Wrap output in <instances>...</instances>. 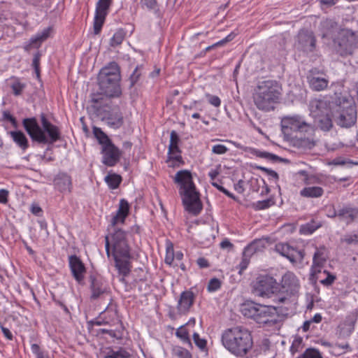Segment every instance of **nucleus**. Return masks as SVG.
<instances>
[{
  "label": "nucleus",
  "mask_w": 358,
  "mask_h": 358,
  "mask_svg": "<svg viewBox=\"0 0 358 358\" xmlns=\"http://www.w3.org/2000/svg\"><path fill=\"white\" fill-rule=\"evenodd\" d=\"M176 183L180 185L179 193L185 209L189 213L197 215L202 210V203L199 198V193L192 180L190 171L187 170L179 171L174 178Z\"/></svg>",
  "instance_id": "f257e3e1"
},
{
  "label": "nucleus",
  "mask_w": 358,
  "mask_h": 358,
  "mask_svg": "<svg viewBox=\"0 0 358 358\" xmlns=\"http://www.w3.org/2000/svg\"><path fill=\"white\" fill-rule=\"evenodd\" d=\"M281 92V85L276 80L259 82L254 89L253 102L260 110L268 112L274 110L275 104L280 99Z\"/></svg>",
  "instance_id": "f03ea898"
},
{
  "label": "nucleus",
  "mask_w": 358,
  "mask_h": 358,
  "mask_svg": "<svg viewBox=\"0 0 358 358\" xmlns=\"http://www.w3.org/2000/svg\"><path fill=\"white\" fill-rule=\"evenodd\" d=\"M121 75L118 64L115 62H110L103 67L98 75V84L100 93L105 99L118 98L122 94L120 87Z\"/></svg>",
  "instance_id": "7ed1b4c3"
},
{
  "label": "nucleus",
  "mask_w": 358,
  "mask_h": 358,
  "mask_svg": "<svg viewBox=\"0 0 358 358\" xmlns=\"http://www.w3.org/2000/svg\"><path fill=\"white\" fill-rule=\"evenodd\" d=\"M222 343L229 352L240 357L245 355L253 344L250 332L240 326L225 330L222 335Z\"/></svg>",
  "instance_id": "20e7f679"
},
{
  "label": "nucleus",
  "mask_w": 358,
  "mask_h": 358,
  "mask_svg": "<svg viewBox=\"0 0 358 358\" xmlns=\"http://www.w3.org/2000/svg\"><path fill=\"white\" fill-rule=\"evenodd\" d=\"M43 130L38 125L35 117L23 120V126L31 138L39 143H53L60 138L59 128L50 123L44 114L41 115Z\"/></svg>",
  "instance_id": "39448f33"
},
{
  "label": "nucleus",
  "mask_w": 358,
  "mask_h": 358,
  "mask_svg": "<svg viewBox=\"0 0 358 358\" xmlns=\"http://www.w3.org/2000/svg\"><path fill=\"white\" fill-rule=\"evenodd\" d=\"M111 243L113 256L115 267L123 276L130 272V248L126 239V233L122 229H117L112 235Z\"/></svg>",
  "instance_id": "423d86ee"
},
{
  "label": "nucleus",
  "mask_w": 358,
  "mask_h": 358,
  "mask_svg": "<svg viewBox=\"0 0 358 358\" xmlns=\"http://www.w3.org/2000/svg\"><path fill=\"white\" fill-rule=\"evenodd\" d=\"M91 101L98 115L110 128L117 129L124 124V117L119 107L111 108L110 100L101 94H92Z\"/></svg>",
  "instance_id": "0eeeda50"
},
{
  "label": "nucleus",
  "mask_w": 358,
  "mask_h": 358,
  "mask_svg": "<svg viewBox=\"0 0 358 358\" xmlns=\"http://www.w3.org/2000/svg\"><path fill=\"white\" fill-rule=\"evenodd\" d=\"M241 311L244 316L252 318L259 324L273 327L278 322L277 310L273 306H264L252 301L246 302L241 306Z\"/></svg>",
  "instance_id": "6e6552de"
},
{
  "label": "nucleus",
  "mask_w": 358,
  "mask_h": 358,
  "mask_svg": "<svg viewBox=\"0 0 358 358\" xmlns=\"http://www.w3.org/2000/svg\"><path fill=\"white\" fill-rule=\"evenodd\" d=\"M333 117L338 125L341 127H350L357 120V110L352 101L345 97H339L333 108Z\"/></svg>",
  "instance_id": "1a4fd4ad"
},
{
  "label": "nucleus",
  "mask_w": 358,
  "mask_h": 358,
  "mask_svg": "<svg viewBox=\"0 0 358 358\" xmlns=\"http://www.w3.org/2000/svg\"><path fill=\"white\" fill-rule=\"evenodd\" d=\"M337 52L342 57L352 55L357 47L358 39L355 33L348 29H341L336 38L334 39Z\"/></svg>",
  "instance_id": "9d476101"
},
{
  "label": "nucleus",
  "mask_w": 358,
  "mask_h": 358,
  "mask_svg": "<svg viewBox=\"0 0 358 358\" xmlns=\"http://www.w3.org/2000/svg\"><path fill=\"white\" fill-rule=\"evenodd\" d=\"M254 293L262 297H271L278 293L279 284L271 276L261 275L257 278L253 286Z\"/></svg>",
  "instance_id": "9b49d317"
},
{
  "label": "nucleus",
  "mask_w": 358,
  "mask_h": 358,
  "mask_svg": "<svg viewBox=\"0 0 358 358\" xmlns=\"http://www.w3.org/2000/svg\"><path fill=\"white\" fill-rule=\"evenodd\" d=\"M299 289V280L296 275L291 272L286 273L282 278L281 284L279 285L278 293L280 296H278L277 300L280 303H284L288 299L287 296L296 294Z\"/></svg>",
  "instance_id": "f8f14e48"
},
{
  "label": "nucleus",
  "mask_w": 358,
  "mask_h": 358,
  "mask_svg": "<svg viewBox=\"0 0 358 358\" xmlns=\"http://www.w3.org/2000/svg\"><path fill=\"white\" fill-rule=\"evenodd\" d=\"M111 3L112 0H99L96 3L94 20V34L96 35L100 33Z\"/></svg>",
  "instance_id": "ddd939ff"
},
{
  "label": "nucleus",
  "mask_w": 358,
  "mask_h": 358,
  "mask_svg": "<svg viewBox=\"0 0 358 358\" xmlns=\"http://www.w3.org/2000/svg\"><path fill=\"white\" fill-rule=\"evenodd\" d=\"M275 250L287 258L292 263L301 262L304 257V252L298 250L287 243H280L275 245Z\"/></svg>",
  "instance_id": "4468645a"
},
{
  "label": "nucleus",
  "mask_w": 358,
  "mask_h": 358,
  "mask_svg": "<svg viewBox=\"0 0 358 358\" xmlns=\"http://www.w3.org/2000/svg\"><path fill=\"white\" fill-rule=\"evenodd\" d=\"M102 162L108 166H115L120 160L122 152L113 143L105 145L101 149Z\"/></svg>",
  "instance_id": "2eb2a0df"
},
{
  "label": "nucleus",
  "mask_w": 358,
  "mask_h": 358,
  "mask_svg": "<svg viewBox=\"0 0 358 358\" xmlns=\"http://www.w3.org/2000/svg\"><path fill=\"white\" fill-rule=\"evenodd\" d=\"M282 127L294 131L307 132L311 129V125L303 120L299 116L287 117L282 120Z\"/></svg>",
  "instance_id": "dca6fc26"
},
{
  "label": "nucleus",
  "mask_w": 358,
  "mask_h": 358,
  "mask_svg": "<svg viewBox=\"0 0 358 358\" xmlns=\"http://www.w3.org/2000/svg\"><path fill=\"white\" fill-rule=\"evenodd\" d=\"M320 72L316 69L311 70L307 79L310 87L316 92L324 90L329 85V80L327 78L320 76ZM322 74V73H321Z\"/></svg>",
  "instance_id": "f3484780"
},
{
  "label": "nucleus",
  "mask_w": 358,
  "mask_h": 358,
  "mask_svg": "<svg viewBox=\"0 0 358 358\" xmlns=\"http://www.w3.org/2000/svg\"><path fill=\"white\" fill-rule=\"evenodd\" d=\"M358 216V208H352L350 205H345L334 211L333 217H338L339 220L347 224L353 222Z\"/></svg>",
  "instance_id": "a211bd4d"
},
{
  "label": "nucleus",
  "mask_w": 358,
  "mask_h": 358,
  "mask_svg": "<svg viewBox=\"0 0 358 358\" xmlns=\"http://www.w3.org/2000/svg\"><path fill=\"white\" fill-rule=\"evenodd\" d=\"M326 248L324 247L316 248V251L313 255V262L311 268V275L316 279L320 278L317 275L320 274V268L326 262Z\"/></svg>",
  "instance_id": "6ab92c4d"
},
{
  "label": "nucleus",
  "mask_w": 358,
  "mask_h": 358,
  "mask_svg": "<svg viewBox=\"0 0 358 358\" xmlns=\"http://www.w3.org/2000/svg\"><path fill=\"white\" fill-rule=\"evenodd\" d=\"M180 138L176 131H172L170 135V143L169 145V159L176 162H182L180 150L178 147Z\"/></svg>",
  "instance_id": "aec40b11"
},
{
  "label": "nucleus",
  "mask_w": 358,
  "mask_h": 358,
  "mask_svg": "<svg viewBox=\"0 0 358 358\" xmlns=\"http://www.w3.org/2000/svg\"><path fill=\"white\" fill-rule=\"evenodd\" d=\"M69 266L76 281L81 282L84 279L85 273L84 264L76 255H71L69 257Z\"/></svg>",
  "instance_id": "412c9836"
},
{
  "label": "nucleus",
  "mask_w": 358,
  "mask_h": 358,
  "mask_svg": "<svg viewBox=\"0 0 358 358\" xmlns=\"http://www.w3.org/2000/svg\"><path fill=\"white\" fill-rule=\"evenodd\" d=\"M194 300V295L192 291L187 290L182 292L180 294L177 305L178 312L180 314L187 313L189 310L191 306L193 305Z\"/></svg>",
  "instance_id": "4be33fe9"
},
{
  "label": "nucleus",
  "mask_w": 358,
  "mask_h": 358,
  "mask_svg": "<svg viewBox=\"0 0 358 358\" xmlns=\"http://www.w3.org/2000/svg\"><path fill=\"white\" fill-rule=\"evenodd\" d=\"M329 108L327 101L322 99H314L310 103V110L314 117L329 113Z\"/></svg>",
  "instance_id": "5701e85b"
},
{
  "label": "nucleus",
  "mask_w": 358,
  "mask_h": 358,
  "mask_svg": "<svg viewBox=\"0 0 358 358\" xmlns=\"http://www.w3.org/2000/svg\"><path fill=\"white\" fill-rule=\"evenodd\" d=\"M129 206L128 202L122 199L120 201L119 208L112 218L111 224L113 226L116 225L118 223H123L126 217L129 213Z\"/></svg>",
  "instance_id": "b1692460"
},
{
  "label": "nucleus",
  "mask_w": 358,
  "mask_h": 358,
  "mask_svg": "<svg viewBox=\"0 0 358 358\" xmlns=\"http://www.w3.org/2000/svg\"><path fill=\"white\" fill-rule=\"evenodd\" d=\"M51 30L50 27H48L34 37L31 38L29 43L24 46V50L29 51L33 48H38L41 43L49 37Z\"/></svg>",
  "instance_id": "393cba45"
},
{
  "label": "nucleus",
  "mask_w": 358,
  "mask_h": 358,
  "mask_svg": "<svg viewBox=\"0 0 358 358\" xmlns=\"http://www.w3.org/2000/svg\"><path fill=\"white\" fill-rule=\"evenodd\" d=\"M55 185L60 192H70L72 187L71 178L67 174L60 173L55 178Z\"/></svg>",
  "instance_id": "a878e982"
},
{
  "label": "nucleus",
  "mask_w": 358,
  "mask_h": 358,
  "mask_svg": "<svg viewBox=\"0 0 358 358\" xmlns=\"http://www.w3.org/2000/svg\"><path fill=\"white\" fill-rule=\"evenodd\" d=\"M321 30L323 38H333L335 33L338 30V26L335 21L327 19L321 22Z\"/></svg>",
  "instance_id": "bb28decb"
},
{
  "label": "nucleus",
  "mask_w": 358,
  "mask_h": 358,
  "mask_svg": "<svg viewBox=\"0 0 358 358\" xmlns=\"http://www.w3.org/2000/svg\"><path fill=\"white\" fill-rule=\"evenodd\" d=\"M329 347L330 351L335 355H341L352 351V348L348 341H336L334 343H329L327 344Z\"/></svg>",
  "instance_id": "cd10ccee"
},
{
  "label": "nucleus",
  "mask_w": 358,
  "mask_h": 358,
  "mask_svg": "<svg viewBox=\"0 0 358 358\" xmlns=\"http://www.w3.org/2000/svg\"><path fill=\"white\" fill-rule=\"evenodd\" d=\"M267 244V238L255 239L245 248V253L246 255H253L257 252L262 251Z\"/></svg>",
  "instance_id": "c85d7f7f"
},
{
  "label": "nucleus",
  "mask_w": 358,
  "mask_h": 358,
  "mask_svg": "<svg viewBox=\"0 0 358 358\" xmlns=\"http://www.w3.org/2000/svg\"><path fill=\"white\" fill-rule=\"evenodd\" d=\"M91 290H92V296L91 298L93 299H98L101 294L106 292V287L103 285L101 280L91 278Z\"/></svg>",
  "instance_id": "c756f323"
},
{
  "label": "nucleus",
  "mask_w": 358,
  "mask_h": 358,
  "mask_svg": "<svg viewBox=\"0 0 358 358\" xmlns=\"http://www.w3.org/2000/svg\"><path fill=\"white\" fill-rule=\"evenodd\" d=\"M299 41L304 48L309 47V50L312 51L315 46V38L312 32H301L299 34Z\"/></svg>",
  "instance_id": "7c9ffc66"
},
{
  "label": "nucleus",
  "mask_w": 358,
  "mask_h": 358,
  "mask_svg": "<svg viewBox=\"0 0 358 358\" xmlns=\"http://www.w3.org/2000/svg\"><path fill=\"white\" fill-rule=\"evenodd\" d=\"M324 190L320 187H304L300 191V195L306 198H318L322 196Z\"/></svg>",
  "instance_id": "2f4dec72"
},
{
  "label": "nucleus",
  "mask_w": 358,
  "mask_h": 358,
  "mask_svg": "<svg viewBox=\"0 0 358 358\" xmlns=\"http://www.w3.org/2000/svg\"><path fill=\"white\" fill-rule=\"evenodd\" d=\"M315 121L317 123V127L323 131H329L333 127L331 118L330 117L329 113L319 115L315 117Z\"/></svg>",
  "instance_id": "473e14b6"
},
{
  "label": "nucleus",
  "mask_w": 358,
  "mask_h": 358,
  "mask_svg": "<svg viewBox=\"0 0 358 358\" xmlns=\"http://www.w3.org/2000/svg\"><path fill=\"white\" fill-rule=\"evenodd\" d=\"M93 134L95 138L97 139L98 142L102 145V148L112 143L111 140L108 138L106 134H105L101 130V128L94 127Z\"/></svg>",
  "instance_id": "72a5a7b5"
},
{
  "label": "nucleus",
  "mask_w": 358,
  "mask_h": 358,
  "mask_svg": "<svg viewBox=\"0 0 358 358\" xmlns=\"http://www.w3.org/2000/svg\"><path fill=\"white\" fill-rule=\"evenodd\" d=\"M13 141L23 150L28 147V142L25 135L22 131H10Z\"/></svg>",
  "instance_id": "f704fd0d"
},
{
  "label": "nucleus",
  "mask_w": 358,
  "mask_h": 358,
  "mask_svg": "<svg viewBox=\"0 0 358 358\" xmlns=\"http://www.w3.org/2000/svg\"><path fill=\"white\" fill-rule=\"evenodd\" d=\"M105 181L110 189H116L120 185L122 178L120 176L113 173L108 174L105 177Z\"/></svg>",
  "instance_id": "c9c22d12"
},
{
  "label": "nucleus",
  "mask_w": 358,
  "mask_h": 358,
  "mask_svg": "<svg viewBox=\"0 0 358 358\" xmlns=\"http://www.w3.org/2000/svg\"><path fill=\"white\" fill-rule=\"evenodd\" d=\"M124 36H125V34L122 30L120 29V30L117 31L114 34L112 38L110 39V45L113 47H115L117 45H120L122 43V41L124 38Z\"/></svg>",
  "instance_id": "e433bc0d"
},
{
  "label": "nucleus",
  "mask_w": 358,
  "mask_h": 358,
  "mask_svg": "<svg viewBox=\"0 0 358 358\" xmlns=\"http://www.w3.org/2000/svg\"><path fill=\"white\" fill-rule=\"evenodd\" d=\"M297 358H323L319 350L315 348H308Z\"/></svg>",
  "instance_id": "4c0bfd02"
},
{
  "label": "nucleus",
  "mask_w": 358,
  "mask_h": 358,
  "mask_svg": "<svg viewBox=\"0 0 358 358\" xmlns=\"http://www.w3.org/2000/svg\"><path fill=\"white\" fill-rule=\"evenodd\" d=\"M130 354L127 351L124 349L120 348L117 351H110L109 352L106 358H129Z\"/></svg>",
  "instance_id": "58836bf2"
},
{
  "label": "nucleus",
  "mask_w": 358,
  "mask_h": 358,
  "mask_svg": "<svg viewBox=\"0 0 358 358\" xmlns=\"http://www.w3.org/2000/svg\"><path fill=\"white\" fill-rule=\"evenodd\" d=\"M357 321V316L352 315L349 316L347 320L344 323L343 329H346L347 335L350 336L355 329V324Z\"/></svg>",
  "instance_id": "ea45409f"
},
{
  "label": "nucleus",
  "mask_w": 358,
  "mask_h": 358,
  "mask_svg": "<svg viewBox=\"0 0 358 358\" xmlns=\"http://www.w3.org/2000/svg\"><path fill=\"white\" fill-rule=\"evenodd\" d=\"M173 355L178 358H192V355L187 349L176 346L173 350Z\"/></svg>",
  "instance_id": "a19ab883"
},
{
  "label": "nucleus",
  "mask_w": 358,
  "mask_h": 358,
  "mask_svg": "<svg viewBox=\"0 0 358 358\" xmlns=\"http://www.w3.org/2000/svg\"><path fill=\"white\" fill-rule=\"evenodd\" d=\"M176 335L184 343H190L188 331L183 327H180L177 329Z\"/></svg>",
  "instance_id": "79ce46f5"
},
{
  "label": "nucleus",
  "mask_w": 358,
  "mask_h": 358,
  "mask_svg": "<svg viewBox=\"0 0 358 358\" xmlns=\"http://www.w3.org/2000/svg\"><path fill=\"white\" fill-rule=\"evenodd\" d=\"M193 340L195 345L202 351L206 350V341L203 338H201L199 334L194 333Z\"/></svg>",
  "instance_id": "37998d69"
},
{
  "label": "nucleus",
  "mask_w": 358,
  "mask_h": 358,
  "mask_svg": "<svg viewBox=\"0 0 358 358\" xmlns=\"http://www.w3.org/2000/svg\"><path fill=\"white\" fill-rule=\"evenodd\" d=\"M141 73L140 71V67L136 66L129 78V82H130L129 87L130 88L133 87L134 86V85L138 81V80L141 77Z\"/></svg>",
  "instance_id": "c03bdc74"
},
{
  "label": "nucleus",
  "mask_w": 358,
  "mask_h": 358,
  "mask_svg": "<svg viewBox=\"0 0 358 358\" xmlns=\"http://www.w3.org/2000/svg\"><path fill=\"white\" fill-rule=\"evenodd\" d=\"M256 155L259 157L266 159L271 161L281 160V159L278 156L268 152L258 151L256 152Z\"/></svg>",
  "instance_id": "a18cd8bd"
},
{
  "label": "nucleus",
  "mask_w": 358,
  "mask_h": 358,
  "mask_svg": "<svg viewBox=\"0 0 358 358\" xmlns=\"http://www.w3.org/2000/svg\"><path fill=\"white\" fill-rule=\"evenodd\" d=\"M221 287V281L216 278L210 280L208 285V290L209 292H215Z\"/></svg>",
  "instance_id": "49530a36"
},
{
  "label": "nucleus",
  "mask_w": 358,
  "mask_h": 358,
  "mask_svg": "<svg viewBox=\"0 0 358 358\" xmlns=\"http://www.w3.org/2000/svg\"><path fill=\"white\" fill-rule=\"evenodd\" d=\"M252 255H246L245 253V250H243L242 260L239 264L240 273H241V272L248 267L250 262V258Z\"/></svg>",
  "instance_id": "de8ad7c7"
},
{
  "label": "nucleus",
  "mask_w": 358,
  "mask_h": 358,
  "mask_svg": "<svg viewBox=\"0 0 358 358\" xmlns=\"http://www.w3.org/2000/svg\"><path fill=\"white\" fill-rule=\"evenodd\" d=\"M141 6L150 10H155L157 7V2L156 0H141Z\"/></svg>",
  "instance_id": "09e8293b"
},
{
  "label": "nucleus",
  "mask_w": 358,
  "mask_h": 358,
  "mask_svg": "<svg viewBox=\"0 0 358 358\" xmlns=\"http://www.w3.org/2000/svg\"><path fill=\"white\" fill-rule=\"evenodd\" d=\"M40 58H41V54L39 52H37L34 55L32 62V66L34 69L35 73L36 74V77L38 78L40 77V69H39V64H40Z\"/></svg>",
  "instance_id": "8fccbe9b"
},
{
  "label": "nucleus",
  "mask_w": 358,
  "mask_h": 358,
  "mask_svg": "<svg viewBox=\"0 0 358 358\" xmlns=\"http://www.w3.org/2000/svg\"><path fill=\"white\" fill-rule=\"evenodd\" d=\"M324 273L327 274V278L324 279L320 280V283L324 286L331 285L336 280V275L330 273L329 272H328L327 271H324Z\"/></svg>",
  "instance_id": "3c124183"
},
{
  "label": "nucleus",
  "mask_w": 358,
  "mask_h": 358,
  "mask_svg": "<svg viewBox=\"0 0 358 358\" xmlns=\"http://www.w3.org/2000/svg\"><path fill=\"white\" fill-rule=\"evenodd\" d=\"M24 87L25 85L19 81L14 82L11 85L14 94L17 96L22 93Z\"/></svg>",
  "instance_id": "603ef678"
},
{
  "label": "nucleus",
  "mask_w": 358,
  "mask_h": 358,
  "mask_svg": "<svg viewBox=\"0 0 358 358\" xmlns=\"http://www.w3.org/2000/svg\"><path fill=\"white\" fill-rule=\"evenodd\" d=\"M174 252L173 247H168L166 249V255L165 257V262L167 264L171 265L174 261Z\"/></svg>",
  "instance_id": "864d4df0"
},
{
  "label": "nucleus",
  "mask_w": 358,
  "mask_h": 358,
  "mask_svg": "<svg viewBox=\"0 0 358 358\" xmlns=\"http://www.w3.org/2000/svg\"><path fill=\"white\" fill-rule=\"evenodd\" d=\"M227 151L228 148L225 145L221 144L215 145L212 148V152L217 155H222L226 153Z\"/></svg>",
  "instance_id": "5fc2aeb1"
},
{
  "label": "nucleus",
  "mask_w": 358,
  "mask_h": 358,
  "mask_svg": "<svg viewBox=\"0 0 358 358\" xmlns=\"http://www.w3.org/2000/svg\"><path fill=\"white\" fill-rule=\"evenodd\" d=\"M270 199L257 201L255 204V208L257 210H263L269 208L271 206Z\"/></svg>",
  "instance_id": "6e6d98bb"
},
{
  "label": "nucleus",
  "mask_w": 358,
  "mask_h": 358,
  "mask_svg": "<svg viewBox=\"0 0 358 358\" xmlns=\"http://www.w3.org/2000/svg\"><path fill=\"white\" fill-rule=\"evenodd\" d=\"M234 36L232 34H231L228 35L224 39L218 41L217 43L213 44V45H210V46H208V48H206V50H210V49H212L213 47H215V46L222 45L225 44L226 43L231 41L234 38Z\"/></svg>",
  "instance_id": "4d7b16f0"
},
{
  "label": "nucleus",
  "mask_w": 358,
  "mask_h": 358,
  "mask_svg": "<svg viewBox=\"0 0 358 358\" xmlns=\"http://www.w3.org/2000/svg\"><path fill=\"white\" fill-rule=\"evenodd\" d=\"M206 96L208 98V102L215 106L219 107L221 104V100L217 96L210 95L209 94H206Z\"/></svg>",
  "instance_id": "13d9d810"
},
{
  "label": "nucleus",
  "mask_w": 358,
  "mask_h": 358,
  "mask_svg": "<svg viewBox=\"0 0 358 358\" xmlns=\"http://www.w3.org/2000/svg\"><path fill=\"white\" fill-rule=\"evenodd\" d=\"M3 117L4 120L9 121L13 126L17 127V121L16 119L8 111H3Z\"/></svg>",
  "instance_id": "bf43d9fd"
},
{
  "label": "nucleus",
  "mask_w": 358,
  "mask_h": 358,
  "mask_svg": "<svg viewBox=\"0 0 358 358\" xmlns=\"http://www.w3.org/2000/svg\"><path fill=\"white\" fill-rule=\"evenodd\" d=\"M344 241L348 244L358 243V234L348 235L345 236Z\"/></svg>",
  "instance_id": "052dcab7"
},
{
  "label": "nucleus",
  "mask_w": 358,
  "mask_h": 358,
  "mask_svg": "<svg viewBox=\"0 0 358 358\" xmlns=\"http://www.w3.org/2000/svg\"><path fill=\"white\" fill-rule=\"evenodd\" d=\"M258 169L259 170H262V171H264L268 176L273 177L275 180H278V178H279L278 177V174L275 171H273V170H271V169H267V168L263 167V166H259Z\"/></svg>",
  "instance_id": "680f3d73"
},
{
  "label": "nucleus",
  "mask_w": 358,
  "mask_h": 358,
  "mask_svg": "<svg viewBox=\"0 0 358 358\" xmlns=\"http://www.w3.org/2000/svg\"><path fill=\"white\" fill-rule=\"evenodd\" d=\"M243 185H244L243 180H238V182L234 185L235 190L239 194L243 193L245 191Z\"/></svg>",
  "instance_id": "e2e57ef3"
},
{
  "label": "nucleus",
  "mask_w": 358,
  "mask_h": 358,
  "mask_svg": "<svg viewBox=\"0 0 358 358\" xmlns=\"http://www.w3.org/2000/svg\"><path fill=\"white\" fill-rule=\"evenodd\" d=\"M8 192L6 189H0V203H6L8 201Z\"/></svg>",
  "instance_id": "0e129e2a"
},
{
  "label": "nucleus",
  "mask_w": 358,
  "mask_h": 358,
  "mask_svg": "<svg viewBox=\"0 0 358 358\" xmlns=\"http://www.w3.org/2000/svg\"><path fill=\"white\" fill-rule=\"evenodd\" d=\"M196 262L199 266L201 268H208L209 266L208 260L204 257H199L197 259Z\"/></svg>",
  "instance_id": "69168bd1"
},
{
  "label": "nucleus",
  "mask_w": 358,
  "mask_h": 358,
  "mask_svg": "<svg viewBox=\"0 0 358 358\" xmlns=\"http://www.w3.org/2000/svg\"><path fill=\"white\" fill-rule=\"evenodd\" d=\"M322 6L329 8L337 3L338 0H320Z\"/></svg>",
  "instance_id": "338daca9"
},
{
  "label": "nucleus",
  "mask_w": 358,
  "mask_h": 358,
  "mask_svg": "<svg viewBox=\"0 0 358 358\" xmlns=\"http://www.w3.org/2000/svg\"><path fill=\"white\" fill-rule=\"evenodd\" d=\"M1 330H2V332L4 335V336L8 338V340H12L13 339V334L12 333L10 332V331L8 329V328H6L4 327H1Z\"/></svg>",
  "instance_id": "774afa93"
}]
</instances>
